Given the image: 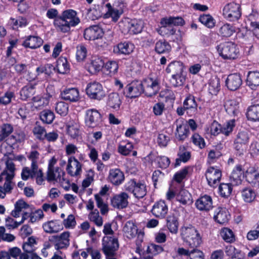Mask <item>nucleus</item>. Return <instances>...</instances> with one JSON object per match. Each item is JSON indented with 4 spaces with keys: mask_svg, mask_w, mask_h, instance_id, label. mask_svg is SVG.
<instances>
[{
    "mask_svg": "<svg viewBox=\"0 0 259 259\" xmlns=\"http://www.w3.org/2000/svg\"><path fill=\"white\" fill-rule=\"evenodd\" d=\"M80 23V19L75 11L69 9L64 11L61 15L54 21V25L57 31L62 33L70 32L71 27H75Z\"/></svg>",
    "mask_w": 259,
    "mask_h": 259,
    "instance_id": "1",
    "label": "nucleus"
},
{
    "mask_svg": "<svg viewBox=\"0 0 259 259\" xmlns=\"http://www.w3.org/2000/svg\"><path fill=\"white\" fill-rule=\"evenodd\" d=\"M181 236L183 241L190 248H196L202 243L199 232L191 225L182 228Z\"/></svg>",
    "mask_w": 259,
    "mask_h": 259,
    "instance_id": "2",
    "label": "nucleus"
},
{
    "mask_svg": "<svg viewBox=\"0 0 259 259\" xmlns=\"http://www.w3.org/2000/svg\"><path fill=\"white\" fill-rule=\"evenodd\" d=\"M217 48L219 55L224 59L234 60L238 56V49L234 42H225L220 44Z\"/></svg>",
    "mask_w": 259,
    "mask_h": 259,
    "instance_id": "3",
    "label": "nucleus"
},
{
    "mask_svg": "<svg viewBox=\"0 0 259 259\" xmlns=\"http://www.w3.org/2000/svg\"><path fill=\"white\" fill-rule=\"evenodd\" d=\"M223 15L227 20L230 21L238 20L241 15L240 5L234 2L227 4L223 10Z\"/></svg>",
    "mask_w": 259,
    "mask_h": 259,
    "instance_id": "4",
    "label": "nucleus"
},
{
    "mask_svg": "<svg viewBox=\"0 0 259 259\" xmlns=\"http://www.w3.org/2000/svg\"><path fill=\"white\" fill-rule=\"evenodd\" d=\"M86 93L92 99L101 100L105 97V92L102 84L94 81L88 84L86 88Z\"/></svg>",
    "mask_w": 259,
    "mask_h": 259,
    "instance_id": "5",
    "label": "nucleus"
},
{
    "mask_svg": "<svg viewBox=\"0 0 259 259\" xmlns=\"http://www.w3.org/2000/svg\"><path fill=\"white\" fill-rule=\"evenodd\" d=\"M125 189L133 193L134 196L138 199L143 198L147 194L146 185L141 183H136L134 180L129 182L125 185Z\"/></svg>",
    "mask_w": 259,
    "mask_h": 259,
    "instance_id": "6",
    "label": "nucleus"
},
{
    "mask_svg": "<svg viewBox=\"0 0 259 259\" xmlns=\"http://www.w3.org/2000/svg\"><path fill=\"white\" fill-rule=\"evenodd\" d=\"M249 136L247 132H240L236 136L234 142V147L239 155H242L246 150L249 143Z\"/></svg>",
    "mask_w": 259,
    "mask_h": 259,
    "instance_id": "7",
    "label": "nucleus"
},
{
    "mask_svg": "<svg viewBox=\"0 0 259 259\" xmlns=\"http://www.w3.org/2000/svg\"><path fill=\"white\" fill-rule=\"evenodd\" d=\"M119 247L116 238L104 236L102 239V250L106 256L115 255Z\"/></svg>",
    "mask_w": 259,
    "mask_h": 259,
    "instance_id": "8",
    "label": "nucleus"
},
{
    "mask_svg": "<svg viewBox=\"0 0 259 259\" xmlns=\"http://www.w3.org/2000/svg\"><path fill=\"white\" fill-rule=\"evenodd\" d=\"M142 81H134L127 84L124 88L123 94L130 98L139 97L143 92Z\"/></svg>",
    "mask_w": 259,
    "mask_h": 259,
    "instance_id": "9",
    "label": "nucleus"
},
{
    "mask_svg": "<svg viewBox=\"0 0 259 259\" xmlns=\"http://www.w3.org/2000/svg\"><path fill=\"white\" fill-rule=\"evenodd\" d=\"M143 92L147 97H152L156 95L159 90V82L152 78L145 79L142 81Z\"/></svg>",
    "mask_w": 259,
    "mask_h": 259,
    "instance_id": "10",
    "label": "nucleus"
},
{
    "mask_svg": "<svg viewBox=\"0 0 259 259\" xmlns=\"http://www.w3.org/2000/svg\"><path fill=\"white\" fill-rule=\"evenodd\" d=\"M205 177L208 185L211 187H216L220 183L222 172L217 168L210 167L205 173Z\"/></svg>",
    "mask_w": 259,
    "mask_h": 259,
    "instance_id": "11",
    "label": "nucleus"
},
{
    "mask_svg": "<svg viewBox=\"0 0 259 259\" xmlns=\"http://www.w3.org/2000/svg\"><path fill=\"white\" fill-rule=\"evenodd\" d=\"M101 114L95 109L88 110L86 112L85 123L89 127H95L98 126L101 120Z\"/></svg>",
    "mask_w": 259,
    "mask_h": 259,
    "instance_id": "12",
    "label": "nucleus"
},
{
    "mask_svg": "<svg viewBox=\"0 0 259 259\" xmlns=\"http://www.w3.org/2000/svg\"><path fill=\"white\" fill-rule=\"evenodd\" d=\"M103 29L98 25L91 26L84 30L83 36L86 40H95L102 37Z\"/></svg>",
    "mask_w": 259,
    "mask_h": 259,
    "instance_id": "13",
    "label": "nucleus"
},
{
    "mask_svg": "<svg viewBox=\"0 0 259 259\" xmlns=\"http://www.w3.org/2000/svg\"><path fill=\"white\" fill-rule=\"evenodd\" d=\"M144 27V23L141 20L133 19L125 23L124 32L131 34H136L141 32Z\"/></svg>",
    "mask_w": 259,
    "mask_h": 259,
    "instance_id": "14",
    "label": "nucleus"
},
{
    "mask_svg": "<svg viewBox=\"0 0 259 259\" xmlns=\"http://www.w3.org/2000/svg\"><path fill=\"white\" fill-rule=\"evenodd\" d=\"M128 195L126 192H121L114 196L111 200L112 205L117 209L126 208L128 204Z\"/></svg>",
    "mask_w": 259,
    "mask_h": 259,
    "instance_id": "15",
    "label": "nucleus"
},
{
    "mask_svg": "<svg viewBox=\"0 0 259 259\" xmlns=\"http://www.w3.org/2000/svg\"><path fill=\"white\" fill-rule=\"evenodd\" d=\"M66 170L70 176H77L81 172V164L74 157H70L68 160Z\"/></svg>",
    "mask_w": 259,
    "mask_h": 259,
    "instance_id": "16",
    "label": "nucleus"
},
{
    "mask_svg": "<svg viewBox=\"0 0 259 259\" xmlns=\"http://www.w3.org/2000/svg\"><path fill=\"white\" fill-rule=\"evenodd\" d=\"M168 211V207L164 201L160 200L154 204L151 210L152 213L156 218H165Z\"/></svg>",
    "mask_w": 259,
    "mask_h": 259,
    "instance_id": "17",
    "label": "nucleus"
},
{
    "mask_svg": "<svg viewBox=\"0 0 259 259\" xmlns=\"http://www.w3.org/2000/svg\"><path fill=\"white\" fill-rule=\"evenodd\" d=\"M108 180L113 185L119 186L124 181V175L118 168L111 169L109 170Z\"/></svg>",
    "mask_w": 259,
    "mask_h": 259,
    "instance_id": "18",
    "label": "nucleus"
},
{
    "mask_svg": "<svg viewBox=\"0 0 259 259\" xmlns=\"http://www.w3.org/2000/svg\"><path fill=\"white\" fill-rule=\"evenodd\" d=\"M242 79L239 74H231L226 80V84L231 91H235L239 88L242 84Z\"/></svg>",
    "mask_w": 259,
    "mask_h": 259,
    "instance_id": "19",
    "label": "nucleus"
},
{
    "mask_svg": "<svg viewBox=\"0 0 259 259\" xmlns=\"http://www.w3.org/2000/svg\"><path fill=\"white\" fill-rule=\"evenodd\" d=\"M195 205L200 210L208 211L212 208V201L211 197L205 195L198 199Z\"/></svg>",
    "mask_w": 259,
    "mask_h": 259,
    "instance_id": "20",
    "label": "nucleus"
},
{
    "mask_svg": "<svg viewBox=\"0 0 259 259\" xmlns=\"http://www.w3.org/2000/svg\"><path fill=\"white\" fill-rule=\"evenodd\" d=\"M183 106L186 113L192 116L195 114L197 111V104L193 96L189 95L187 97L183 103Z\"/></svg>",
    "mask_w": 259,
    "mask_h": 259,
    "instance_id": "21",
    "label": "nucleus"
},
{
    "mask_svg": "<svg viewBox=\"0 0 259 259\" xmlns=\"http://www.w3.org/2000/svg\"><path fill=\"white\" fill-rule=\"evenodd\" d=\"M161 24L162 25L161 27L162 31L166 30L167 25L182 26L184 24V20L179 17L164 18L161 19Z\"/></svg>",
    "mask_w": 259,
    "mask_h": 259,
    "instance_id": "22",
    "label": "nucleus"
},
{
    "mask_svg": "<svg viewBox=\"0 0 259 259\" xmlns=\"http://www.w3.org/2000/svg\"><path fill=\"white\" fill-rule=\"evenodd\" d=\"M63 99L69 102H76L79 99V92L76 88L66 89L61 93Z\"/></svg>",
    "mask_w": 259,
    "mask_h": 259,
    "instance_id": "23",
    "label": "nucleus"
},
{
    "mask_svg": "<svg viewBox=\"0 0 259 259\" xmlns=\"http://www.w3.org/2000/svg\"><path fill=\"white\" fill-rule=\"evenodd\" d=\"M44 231L49 233H57L63 229L61 223L57 220L51 221L43 225Z\"/></svg>",
    "mask_w": 259,
    "mask_h": 259,
    "instance_id": "24",
    "label": "nucleus"
},
{
    "mask_svg": "<svg viewBox=\"0 0 259 259\" xmlns=\"http://www.w3.org/2000/svg\"><path fill=\"white\" fill-rule=\"evenodd\" d=\"M43 43L41 38L38 36H29L22 43V45L26 48L36 49L39 48Z\"/></svg>",
    "mask_w": 259,
    "mask_h": 259,
    "instance_id": "25",
    "label": "nucleus"
},
{
    "mask_svg": "<svg viewBox=\"0 0 259 259\" xmlns=\"http://www.w3.org/2000/svg\"><path fill=\"white\" fill-rule=\"evenodd\" d=\"M214 215V219L218 223L221 224L228 222L229 219V214L228 210L225 208L218 207Z\"/></svg>",
    "mask_w": 259,
    "mask_h": 259,
    "instance_id": "26",
    "label": "nucleus"
},
{
    "mask_svg": "<svg viewBox=\"0 0 259 259\" xmlns=\"http://www.w3.org/2000/svg\"><path fill=\"white\" fill-rule=\"evenodd\" d=\"M121 104V100L118 94L111 93L108 95L107 102V105L115 110H118Z\"/></svg>",
    "mask_w": 259,
    "mask_h": 259,
    "instance_id": "27",
    "label": "nucleus"
},
{
    "mask_svg": "<svg viewBox=\"0 0 259 259\" xmlns=\"http://www.w3.org/2000/svg\"><path fill=\"white\" fill-rule=\"evenodd\" d=\"M184 66L183 64L178 61L170 63L166 68V72L171 73L172 76H176L183 72Z\"/></svg>",
    "mask_w": 259,
    "mask_h": 259,
    "instance_id": "28",
    "label": "nucleus"
},
{
    "mask_svg": "<svg viewBox=\"0 0 259 259\" xmlns=\"http://www.w3.org/2000/svg\"><path fill=\"white\" fill-rule=\"evenodd\" d=\"M239 103L235 100H228L224 104L226 111L230 115H236L238 113Z\"/></svg>",
    "mask_w": 259,
    "mask_h": 259,
    "instance_id": "29",
    "label": "nucleus"
},
{
    "mask_svg": "<svg viewBox=\"0 0 259 259\" xmlns=\"http://www.w3.org/2000/svg\"><path fill=\"white\" fill-rule=\"evenodd\" d=\"M123 231L128 238H133L135 237L138 233V229L135 224L132 221L127 222L123 228Z\"/></svg>",
    "mask_w": 259,
    "mask_h": 259,
    "instance_id": "30",
    "label": "nucleus"
},
{
    "mask_svg": "<svg viewBox=\"0 0 259 259\" xmlns=\"http://www.w3.org/2000/svg\"><path fill=\"white\" fill-rule=\"evenodd\" d=\"M55 68L58 72L60 74H66L70 71V66L67 59L64 57H60L58 58Z\"/></svg>",
    "mask_w": 259,
    "mask_h": 259,
    "instance_id": "31",
    "label": "nucleus"
},
{
    "mask_svg": "<svg viewBox=\"0 0 259 259\" xmlns=\"http://www.w3.org/2000/svg\"><path fill=\"white\" fill-rule=\"evenodd\" d=\"M61 169L60 167H57L55 169L48 170L47 174V179L48 182L52 181H59L62 182V181H65V180L64 178L61 179Z\"/></svg>",
    "mask_w": 259,
    "mask_h": 259,
    "instance_id": "32",
    "label": "nucleus"
},
{
    "mask_svg": "<svg viewBox=\"0 0 259 259\" xmlns=\"http://www.w3.org/2000/svg\"><path fill=\"white\" fill-rule=\"evenodd\" d=\"M247 84L251 89H254L259 85V72L249 71L248 73Z\"/></svg>",
    "mask_w": 259,
    "mask_h": 259,
    "instance_id": "33",
    "label": "nucleus"
},
{
    "mask_svg": "<svg viewBox=\"0 0 259 259\" xmlns=\"http://www.w3.org/2000/svg\"><path fill=\"white\" fill-rule=\"evenodd\" d=\"M105 63L101 57L93 56L92 58L89 68L91 71H99L103 67Z\"/></svg>",
    "mask_w": 259,
    "mask_h": 259,
    "instance_id": "34",
    "label": "nucleus"
},
{
    "mask_svg": "<svg viewBox=\"0 0 259 259\" xmlns=\"http://www.w3.org/2000/svg\"><path fill=\"white\" fill-rule=\"evenodd\" d=\"M155 50L158 54L167 53L170 51L171 46L165 40L161 39L156 42Z\"/></svg>",
    "mask_w": 259,
    "mask_h": 259,
    "instance_id": "35",
    "label": "nucleus"
},
{
    "mask_svg": "<svg viewBox=\"0 0 259 259\" xmlns=\"http://www.w3.org/2000/svg\"><path fill=\"white\" fill-rule=\"evenodd\" d=\"M178 155L179 158L176 160L175 166L180 165L181 162H186L191 157L190 152L187 151L184 146L180 147Z\"/></svg>",
    "mask_w": 259,
    "mask_h": 259,
    "instance_id": "36",
    "label": "nucleus"
},
{
    "mask_svg": "<svg viewBox=\"0 0 259 259\" xmlns=\"http://www.w3.org/2000/svg\"><path fill=\"white\" fill-rule=\"evenodd\" d=\"M166 221V225L169 231L171 233L176 234L179 226L177 218L174 215H170L167 218Z\"/></svg>",
    "mask_w": 259,
    "mask_h": 259,
    "instance_id": "37",
    "label": "nucleus"
},
{
    "mask_svg": "<svg viewBox=\"0 0 259 259\" xmlns=\"http://www.w3.org/2000/svg\"><path fill=\"white\" fill-rule=\"evenodd\" d=\"M176 131V136L179 141L185 140L189 134V127L187 125L180 124L177 126Z\"/></svg>",
    "mask_w": 259,
    "mask_h": 259,
    "instance_id": "38",
    "label": "nucleus"
},
{
    "mask_svg": "<svg viewBox=\"0 0 259 259\" xmlns=\"http://www.w3.org/2000/svg\"><path fill=\"white\" fill-rule=\"evenodd\" d=\"M242 174V167L240 165H237L233 170L230 176V179L234 185H238L241 183V176Z\"/></svg>",
    "mask_w": 259,
    "mask_h": 259,
    "instance_id": "39",
    "label": "nucleus"
},
{
    "mask_svg": "<svg viewBox=\"0 0 259 259\" xmlns=\"http://www.w3.org/2000/svg\"><path fill=\"white\" fill-rule=\"evenodd\" d=\"M248 119L252 121H259V104L250 106L247 112Z\"/></svg>",
    "mask_w": 259,
    "mask_h": 259,
    "instance_id": "40",
    "label": "nucleus"
},
{
    "mask_svg": "<svg viewBox=\"0 0 259 259\" xmlns=\"http://www.w3.org/2000/svg\"><path fill=\"white\" fill-rule=\"evenodd\" d=\"M13 131V127L11 124H3L0 126V142L4 141Z\"/></svg>",
    "mask_w": 259,
    "mask_h": 259,
    "instance_id": "41",
    "label": "nucleus"
},
{
    "mask_svg": "<svg viewBox=\"0 0 259 259\" xmlns=\"http://www.w3.org/2000/svg\"><path fill=\"white\" fill-rule=\"evenodd\" d=\"M190 193L187 190L182 189L180 190L177 196V200L182 204L185 205L192 202Z\"/></svg>",
    "mask_w": 259,
    "mask_h": 259,
    "instance_id": "42",
    "label": "nucleus"
},
{
    "mask_svg": "<svg viewBox=\"0 0 259 259\" xmlns=\"http://www.w3.org/2000/svg\"><path fill=\"white\" fill-rule=\"evenodd\" d=\"M245 178L247 182L254 186L259 185V172L257 171H247L245 174Z\"/></svg>",
    "mask_w": 259,
    "mask_h": 259,
    "instance_id": "43",
    "label": "nucleus"
},
{
    "mask_svg": "<svg viewBox=\"0 0 259 259\" xmlns=\"http://www.w3.org/2000/svg\"><path fill=\"white\" fill-rule=\"evenodd\" d=\"M242 196L245 202L251 203L254 201L256 197L254 191L249 188H245L242 191Z\"/></svg>",
    "mask_w": 259,
    "mask_h": 259,
    "instance_id": "44",
    "label": "nucleus"
},
{
    "mask_svg": "<svg viewBox=\"0 0 259 259\" xmlns=\"http://www.w3.org/2000/svg\"><path fill=\"white\" fill-rule=\"evenodd\" d=\"M40 118L43 122L51 124L55 118V114L50 110H44L40 113Z\"/></svg>",
    "mask_w": 259,
    "mask_h": 259,
    "instance_id": "45",
    "label": "nucleus"
},
{
    "mask_svg": "<svg viewBox=\"0 0 259 259\" xmlns=\"http://www.w3.org/2000/svg\"><path fill=\"white\" fill-rule=\"evenodd\" d=\"M134 49V46L129 42H124L119 44L117 46L118 52L122 54H129L132 52Z\"/></svg>",
    "mask_w": 259,
    "mask_h": 259,
    "instance_id": "46",
    "label": "nucleus"
},
{
    "mask_svg": "<svg viewBox=\"0 0 259 259\" xmlns=\"http://www.w3.org/2000/svg\"><path fill=\"white\" fill-rule=\"evenodd\" d=\"M219 190L222 197H228L232 191V184L230 183H221L219 186Z\"/></svg>",
    "mask_w": 259,
    "mask_h": 259,
    "instance_id": "47",
    "label": "nucleus"
},
{
    "mask_svg": "<svg viewBox=\"0 0 259 259\" xmlns=\"http://www.w3.org/2000/svg\"><path fill=\"white\" fill-rule=\"evenodd\" d=\"M35 93L34 86L30 85L24 87L20 91L21 98L26 100L31 97Z\"/></svg>",
    "mask_w": 259,
    "mask_h": 259,
    "instance_id": "48",
    "label": "nucleus"
},
{
    "mask_svg": "<svg viewBox=\"0 0 259 259\" xmlns=\"http://www.w3.org/2000/svg\"><path fill=\"white\" fill-rule=\"evenodd\" d=\"M36 241L35 238L33 237H30L28 238L26 242L23 243L22 248L25 252L31 254L35 250L34 247Z\"/></svg>",
    "mask_w": 259,
    "mask_h": 259,
    "instance_id": "49",
    "label": "nucleus"
},
{
    "mask_svg": "<svg viewBox=\"0 0 259 259\" xmlns=\"http://www.w3.org/2000/svg\"><path fill=\"white\" fill-rule=\"evenodd\" d=\"M235 119H231L222 125V134L226 136L230 135L235 126Z\"/></svg>",
    "mask_w": 259,
    "mask_h": 259,
    "instance_id": "50",
    "label": "nucleus"
},
{
    "mask_svg": "<svg viewBox=\"0 0 259 259\" xmlns=\"http://www.w3.org/2000/svg\"><path fill=\"white\" fill-rule=\"evenodd\" d=\"M236 32L235 28L232 25L225 24L219 30V32L223 36L229 37Z\"/></svg>",
    "mask_w": 259,
    "mask_h": 259,
    "instance_id": "51",
    "label": "nucleus"
},
{
    "mask_svg": "<svg viewBox=\"0 0 259 259\" xmlns=\"http://www.w3.org/2000/svg\"><path fill=\"white\" fill-rule=\"evenodd\" d=\"M79 125L78 123L76 122L71 123L68 125L67 133L72 138L75 139L79 135Z\"/></svg>",
    "mask_w": 259,
    "mask_h": 259,
    "instance_id": "52",
    "label": "nucleus"
},
{
    "mask_svg": "<svg viewBox=\"0 0 259 259\" xmlns=\"http://www.w3.org/2000/svg\"><path fill=\"white\" fill-rule=\"evenodd\" d=\"M199 21L208 28H212L215 25L214 19L210 15H202L199 18Z\"/></svg>",
    "mask_w": 259,
    "mask_h": 259,
    "instance_id": "53",
    "label": "nucleus"
},
{
    "mask_svg": "<svg viewBox=\"0 0 259 259\" xmlns=\"http://www.w3.org/2000/svg\"><path fill=\"white\" fill-rule=\"evenodd\" d=\"M209 90L211 94H216L220 90V79L217 77L211 78L209 83Z\"/></svg>",
    "mask_w": 259,
    "mask_h": 259,
    "instance_id": "54",
    "label": "nucleus"
},
{
    "mask_svg": "<svg viewBox=\"0 0 259 259\" xmlns=\"http://www.w3.org/2000/svg\"><path fill=\"white\" fill-rule=\"evenodd\" d=\"M56 112L61 116H66L68 112V105L64 102H59L55 106Z\"/></svg>",
    "mask_w": 259,
    "mask_h": 259,
    "instance_id": "55",
    "label": "nucleus"
},
{
    "mask_svg": "<svg viewBox=\"0 0 259 259\" xmlns=\"http://www.w3.org/2000/svg\"><path fill=\"white\" fill-rule=\"evenodd\" d=\"M221 236L227 242L231 243L235 240V236L232 231L228 228H224L221 232Z\"/></svg>",
    "mask_w": 259,
    "mask_h": 259,
    "instance_id": "56",
    "label": "nucleus"
},
{
    "mask_svg": "<svg viewBox=\"0 0 259 259\" xmlns=\"http://www.w3.org/2000/svg\"><path fill=\"white\" fill-rule=\"evenodd\" d=\"M49 241L54 244L55 248L57 250L66 248L68 246L65 243L59 238L58 235L53 236L49 238Z\"/></svg>",
    "mask_w": 259,
    "mask_h": 259,
    "instance_id": "57",
    "label": "nucleus"
},
{
    "mask_svg": "<svg viewBox=\"0 0 259 259\" xmlns=\"http://www.w3.org/2000/svg\"><path fill=\"white\" fill-rule=\"evenodd\" d=\"M185 81V76L183 74V72L176 76H172L170 79L171 83L174 87H179L182 85Z\"/></svg>",
    "mask_w": 259,
    "mask_h": 259,
    "instance_id": "58",
    "label": "nucleus"
},
{
    "mask_svg": "<svg viewBox=\"0 0 259 259\" xmlns=\"http://www.w3.org/2000/svg\"><path fill=\"white\" fill-rule=\"evenodd\" d=\"M105 68L109 71L111 75L117 72L118 65L116 61H109L105 64Z\"/></svg>",
    "mask_w": 259,
    "mask_h": 259,
    "instance_id": "59",
    "label": "nucleus"
},
{
    "mask_svg": "<svg viewBox=\"0 0 259 259\" xmlns=\"http://www.w3.org/2000/svg\"><path fill=\"white\" fill-rule=\"evenodd\" d=\"M13 98H15L14 93L12 92H7L0 98V104L4 105H8Z\"/></svg>",
    "mask_w": 259,
    "mask_h": 259,
    "instance_id": "60",
    "label": "nucleus"
},
{
    "mask_svg": "<svg viewBox=\"0 0 259 259\" xmlns=\"http://www.w3.org/2000/svg\"><path fill=\"white\" fill-rule=\"evenodd\" d=\"M33 132L36 138L40 140L44 139L46 134L45 128L37 124L34 127Z\"/></svg>",
    "mask_w": 259,
    "mask_h": 259,
    "instance_id": "61",
    "label": "nucleus"
},
{
    "mask_svg": "<svg viewBox=\"0 0 259 259\" xmlns=\"http://www.w3.org/2000/svg\"><path fill=\"white\" fill-rule=\"evenodd\" d=\"M11 21L14 29L18 28V27L25 26L27 24L26 19L21 17H18L17 19L11 18Z\"/></svg>",
    "mask_w": 259,
    "mask_h": 259,
    "instance_id": "62",
    "label": "nucleus"
},
{
    "mask_svg": "<svg viewBox=\"0 0 259 259\" xmlns=\"http://www.w3.org/2000/svg\"><path fill=\"white\" fill-rule=\"evenodd\" d=\"M87 49L84 46H79L77 47L76 58L79 61L83 60L87 56Z\"/></svg>",
    "mask_w": 259,
    "mask_h": 259,
    "instance_id": "63",
    "label": "nucleus"
},
{
    "mask_svg": "<svg viewBox=\"0 0 259 259\" xmlns=\"http://www.w3.org/2000/svg\"><path fill=\"white\" fill-rule=\"evenodd\" d=\"M193 143L200 148H203L205 147V143L203 138H202L198 134H194L192 137Z\"/></svg>",
    "mask_w": 259,
    "mask_h": 259,
    "instance_id": "64",
    "label": "nucleus"
}]
</instances>
